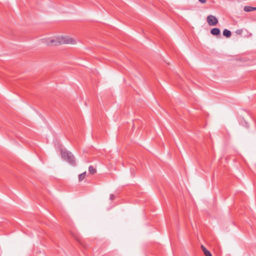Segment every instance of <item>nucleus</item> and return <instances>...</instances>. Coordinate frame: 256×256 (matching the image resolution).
<instances>
[{
	"instance_id": "nucleus-9",
	"label": "nucleus",
	"mask_w": 256,
	"mask_h": 256,
	"mask_svg": "<svg viewBox=\"0 0 256 256\" xmlns=\"http://www.w3.org/2000/svg\"><path fill=\"white\" fill-rule=\"evenodd\" d=\"M89 172L92 174H94L96 172V170L92 166H90L88 168Z\"/></svg>"
},
{
	"instance_id": "nucleus-2",
	"label": "nucleus",
	"mask_w": 256,
	"mask_h": 256,
	"mask_svg": "<svg viewBox=\"0 0 256 256\" xmlns=\"http://www.w3.org/2000/svg\"><path fill=\"white\" fill-rule=\"evenodd\" d=\"M61 155L64 160L67 161L72 166H76V160L72 153L69 151L62 150Z\"/></svg>"
},
{
	"instance_id": "nucleus-1",
	"label": "nucleus",
	"mask_w": 256,
	"mask_h": 256,
	"mask_svg": "<svg viewBox=\"0 0 256 256\" xmlns=\"http://www.w3.org/2000/svg\"><path fill=\"white\" fill-rule=\"evenodd\" d=\"M42 42L47 44L58 46L63 44H75L76 42L72 38L66 36H58L54 38L42 40Z\"/></svg>"
},
{
	"instance_id": "nucleus-10",
	"label": "nucleus",
	"mask_w": 256,
	"mask_h": 256,
	"mask_svg": "<svg viewBox=\"0 0 256 256\" xmlns=\"http://www.w3.org/2000/svg\"><path fill=\"white\" fill-rule=\"evenodd\" d=\"M74 238L78 242L82 244V245H83V243H82V240L80 239V238L78 237V236H74Z\"/></svg>"
},
{
	"instance_id": "nucleus-4",
	"label": "nucleus",
	"mask_w": 256,
	"mask_h": 256,
	"mask_svg": "<svg viewBox=\"0 0 256 256\" xmlns=\"http://www.w3.org/2000/svg\"><path fill=\"white\" fill-rule=\"evenodd\" d=\"M220 30L218 28H213L210 30V33L214 36H217L220 34Z\"/></svg>"
},
{
	"instance_id": "nucleus-11",
	"label": "nucleus",
	"mask_w": 256,
	"mask_h": 256,
	"mask_svg": "<svg viewBox=\"0 0 256 256\" xmlns=\"http://www.w3.org/2000/svg\"><path fill=\"white\" fill-rule=\"evenodd\" d=\"M114 198H115V196H114V194H111L110 195V200H114Z\"/></svg>"
},
{
	"instance_id": "nucleus-7",
	"label": "nucleus",
	"mask_w": 256,
	"mask_h": 256,
	"mask_svg": "<svg viewBox=\"0 0 256 256\" xmlns=\"http://www.w3.org/2000/svg\"><path fill=\"white\" fill-rule=\"evenodd\" d=\"M244 10L246 12H252L254 10V7L250 6H245L244 7Z\"/></svg>"
},
{
	"instance_id": "nucleus-12",
	"label": "nucleus",
	"mask_w": 256,
	"mask_h": 256,
	"mask_svg": "<svg viewBox=\"0 0 256 256\" xmlns=\"http://www.w3.org/2000/svg\"><path fill=\"white\" fill-rule=\"evenodd\" d=\"M200 2L204 4L206 2V0H198Z\"/></svg>"
},
{
	"instance_id": "nucleus-5",
	"label": "nucleus",
	"mask_w": 256,
	"mask_h": 256,
	"mask_svg": "<svg viewBox=\"0 0 256 256\" xmlns=\"http://www.w3.org/2000/svg\"><path fill=\"white\" fill-rule=\"evenodd\" d=\"M201 248L205 256H212L210 252L203 245L201 246Z\"/></svg>"
},
{
	"instance_id": "nucleus-13",
	"label": "nucleus",
	"mask_w": 256,
	"mask_h": 256,
	"mask_svg": "<svg viewBox=\"0 0 256 256\" xmlns=\"http://www.w3.org/2000/svg\"><path fill=\"white\" fill-rule=\"evenodd\" d=\"M254 10H256V8H254Z\"/></svg>"
},
{
	"instance_id": "nucleus-3",
	"label": "nucleus",
	"mask_w": 256,
	"mask_h": 256,
	"mask_svg": "<svg viewBox=\"0 0 256 256\" xmlns=\"http://www.w3.org/2000/svg\"><path fill=\"white\" fill-rule=\"evenodd\" d=\"M206 22L210 26H216L218 23V20L215 16L209 15L206 18Z\"/></svg>"
},
{
	"instance_id": "nucleus-8",
	"label": "nucleus",
	"mask_w": 256,
	"mask_h": 256,
	"mask_svg": "<svg viewBox=\"0 0 256 256\" xmlns=\"http://www.w3.org/2000/svg\"><path fill=\"white\" fill-rule=\"evenodd\" d=\"M86 172H84L82 174H80L78 176V180L80 182L82 181L84 178L86 176Z\"/></svg>"
},
{
	"instance_id": "nucleus-6",
	"label": "nucleus",
	"mask_w": 256,
	"mask_h": 256,
	"mask_svg": "<svg viewBox=\"0 0 256 256\" xmlns=\"http://www.w3.org/2000/svg\"><path fill=\"white\" fill-rule=\"evenodd\" d=\"M223 35L226 38H229L231 36L232 33L230 30L227 29H224L223 31Z\"/></svg>"
}]
</instances>
